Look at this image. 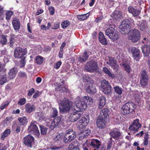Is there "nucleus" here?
<instances>
[{
	"label": "nucleus",
	"mask_w": 150,
	"mask_h": 150,
	"mask_svg": "<svg viewBox=\"0 0 150 150\" xmlns=\"http://www.w3.org/2000/svg\"><path fill=\"white\" fill-rule=\"evenodd\" d=\"M93 102V99L88 96H83L81 100L80 97L78 96L76 98L74 103L79 110L81 111L86 108L87 105H91Z\"/></svg>",
	"instance_id": "f257e3e1"
},
{
	"label": "nucleus",
	"mask_w": 150,
	"mask_h": 150,
	"mask_svg": "<svg viewBox=\"0 0 150 150\" xmlns=\"http://www.w3.org/2000/svg\"><path fill=\"white\" fill-rule=\"evenodd\" d=\"M59 112L63 113H66L70 110L72 102L68 99L64 98L59 101Z\"/></svg>",
	"instance_id": "f03ea898"
},
{
	"label": "nucleus",
	"mask_w": 150,
	"mask_h": 150,
	"mask_svg": "<svg viewBox=\"0 0 150 150\" xmlns=\"http://www.w3.org/2000/svg\"><path fill=\"white\" fill-rule=\"evenodd\" d=\"M136 105L132 102H129L124 104L121 109V112L124 115L132 112L136 108Z\"/></svg>",
	"instance_id": "7ed1b4c3"
},
{
	"label": "nucleus",
	"mask_w": 150,
	"mask_h": 150,
	"mask_svg": "<svg viewBox=\"0 0 150 150\" xmlns=\"http://www.w3.org/2000/svg\"><path fill=\"white\" fill-rule=\"evenodd\" d=\"M128 39L133 42H136L139 40L141 35L139 31L136 29L129 31L128 32Z\"/></svg>",
	"instance_id": "20e7f679"
},
{
	"label": "nucleus",
	"mask_w": 150,
	"mask_h": 150,
	"mask_svg": "<svg viewBox=\"0 0 150 150\" xmlns=\"http://www.w3.org/2000/svg\"><path fill=\"white\" fill-rule=\"evenodd\" d=\"M130 21L128 19L123 21L119 27L121 33L123 34H127L130 28Z\"/></svg>",
	"instance_id": "39448f33"
},
{
	"label": "nucleus",
	"mask_w": 150,
	"mask_h": 150,
	"mask_svg": "<svg viewBox=\"0 0 150 150\" xmlns=\"http://www.w3.org/2000/svg\"><path fill=\"white\" fill-rule=\"evenodd\" d=\"M105 34L109 38L114 41L117 40L119 38V35L115 29L112 27L107 28L105 30Z\"/></svg>",
	"instance_id": "423d86ee"
},
{
	"label": "nucleus",
	"mask_w": 150,
	"mask_h": 150,
	"mask_svg": "<svg viewBox=\"0 0 150 150\" xmlns=\"http://www.w3.org/2000/svg\"><path fill=\"white\" fill-rule=\"evenodd\" d=\"M98 68L97 62L92 60L86 63L85 69L87 71L93 72L97 71Z\"/></svg>",
	"instance_id": "0eeeda50"
},
{
	"label": "nucleus",
	"mask_w": 150,
	"mask_h": 150,
	"mask_svg": "<svg viewBox=\"0 0 150 150\" xmlns=\"http://www.w3.org/2000/svg\"><path fill=\"white\" fill-rule=\"evenodd\" d=\"M76 132L72 129H69L64 136V140L65 142H69L74 139L76 137Z\"/></svg>",
	"instance_id": "6e6552de"
},
{
	"label": "nucleus",
	"mask_w": 150,
	"mask_h": 150,
	"mask_svg": "<svg viewBox=\"0 0 150 150\" xmlns=\"http://www.w3.org/2000/svg\"><path fill=\"white\" fill-rule=\"evenodd\" d=\"M139 120L136 119L134 120L132 124L129 128L130 133L134 134L137 132L139 129L141 127L142 125L139 122Z\"/></svg>",
	"instance_id": "1a4fd4ad"
},
{
	"label": "nucleus",
	"mask_w": 150,
	"mask_h": 150,
	"mask_svg": "<svg viewBox=\"0 0 150 150\" xmlns=\"http://www.w3.org/2000/svg\"><path fill=\"white\" fill-rule=\"evenodd\" d=\"M101 90L105 94L110 93L111 91V86L108 81L105 80L101 81Z\"/></svg>",
	"instance_id": "9d476101"
},
{
	"label": "nucleus",
	"mask_w": 150,
	"mask_h": 150,
	"mask_svg": "<svg viewBox=\"0 0 150 150\" xmlns=\"http://www.w3.org/2000/svg\"><path fill=\"white\" fill-rule=\"evenodd\" d=\"M37 123L35 121H32L30 125L28 127V131L36 136H38L40 134V132L37 126Z\"/></svg>",
	"instance_id": "9b49d317"
},
{
	"label": "nucleus",
	"mask_w": 150,
	"mask_h": 150,
	"mask_svg": "<svg viewBox=\"0 0 150 150\" xmlns=\"http://www.w3.org/2000/svg\"><path fill=\"white\" fill-rule=\"evenodd\" d=\"M26 49H22L21 48H17L14 51V56L15 57L22 58L27 54Z\"/></svg>",
	"instance_id": "f8f14e48"
},
{
	"label": "nucleus",
	"mask_w": 150,
	"mask_h": 150,
	"mask_svg": "<svg viewBox=\"0 0 150 150\" xmlns=\"http://www.w3.org/2000/svg\"><path fill=\"white\" fill-rule=\"evenodd\" d=\"M129 51L134 57V61H138L140 57V50L138 49L131 47L129 49Z\"/></svg>",
	"instance_id": "ddd939ff"
},
{
	"label": "nucleus",
	"mask_w": 150,
	"mask_h": 150,
	"mask_svg": "<svg viewBox=\"0 0 150 150\" xmlns=\"http://www.w3.org/2000/svg\"><path fill=\"white\" fill-rule=\"evenodd\" d=\"M110 134L111 138H113L115 140H118L121 135V133L117 128H114L111 130Z\"/></svg>",
	"instance_id": "4468645a"
},
{
	"label": "nucleus",
	"mask_w": 150,
	"mask_h": 150,
	"mask_svg": "<svg viewBox=\"0 0 150 150\" xmlns=\"http://www.w3.org/2000/svg\"><path fill=\"white\" fill-rule=\"evenodd\" d=\"M34 139L32 136L30 135H28L24 138V143L28 146L31 148L32 144L34 142Z\"/></svg>",
	"instance_id": "2eb2a0df"
},
{
	"label": "nucleus",
	"mask_w": 150,
	"mask_h": 150,
	"mask_svg": "<svg viewBox=\"0 0 150 150\" xmlns=\"http://www.w3.org/2000/svg\"><path fill=\"white\" fill-rule=\"evenodd\" d=\"M108 60H106V63L109 65L113 69H116L117 67V62L115 59L112 57H108Z\"/></svg>",
	"instance_id": "dca6fc26"
},
{
	"label": "nucleus",
	"mask_w": 150,
	"mask_h": 150,
	"mask_svg": "<svg viewBox=\"0 0 150 150\" xmlns=\"http://www.w3.org/2000/svg\"><path fill=\"white\" fill-rule=\"evenodd\" d=\"M76 110V112L70 114L68 117L69 120L71 122L76 121L81 116V114L79 113V112L78 111H80L79 110V109Z\"/></svg>",
	"instance_id": "f3484780"
},
{
	"label": "nucleus",
	"mask_w": 150,
	"mask_h": 150,
	"mask_svg": "<svg viewBox=\"0 0 150 150\" xmlns=\"http://www.w3.org/2000/svg\"><path fill=\"white\" fill-rule=\"evenodd\" d=\"M61 120L60 118L58 117L55 118L51 123H47V125L50 127L52 129H54L55 127L58 125Z\"/></svg>",
	"instance_id": "a211bd4d"
},
{
	"label": "nucleus",
	"mask_w": 150,
	"mask_h": 150,
	"mask_svg": "<svg viewBox=\"0 0 150 150\" xmlns=\"http://www.w3.org/2000/svg\"><path fill=\"white\" fill-rule=\"evenodd\" d=\"M89 122V120L86 118V117H83L81 120L79 121L78 123V125L80 129H83L86 126Z\"/></svg>",
	"instance_id": "6ab92c4d"
},
{
	"label": "nucleus",
	"mask_w": 150,
	"mask_h": 150,
	"mask_svg": "<svg viewBox=\"0 0 150 150\" xmlns=\"http://www.w3.org/2000/svg\"><path fill=\"white\" fill-rule=\"evenodd\" d=\"M129 12L131 13L134 17L137 16L140 13V11L136 8L135 7H133L132 6H129L127 8Z\"/></svg>",
	"instance_id": "aec40b11"
},
{
	"label": "nucleus",
	"mask_w": 150,
	"mask_h": 150,
	"mask_svg": "<svg viewBox=\"0 0 150 150\" xmlns=\"http://www.w3.org/2000/svg\"><path fill=\"white\" fill-rule=\"evenodd\" d=\"M91 52L85 51L82 56H80L78 61L81 63L85 62L89 57V55L91 54Z\"/></svg>",
	"instance_id": "412c9836"
},
{
	"label": "nucleus",
	"mask_w": 150,
	"mask_h": 150,
	"mask_svg": "<svg viewBox=\"0 0 150 150\" xmlns=\"http://www.w3.org/2000/svg\"><path fill=\"white\" fill-rule=\"evenodd\" d=\"M93 150H98L101 145L100 142L97 139H93L90 142Z\"/></svg>",
	"instance_id": "4be33fe9"
},
{
	"label": "nucleus",
	"mask_w": 150,
	"mask_h": 150,
	"mask_svg": "<svg viewBox=\"0 0 150 150\" xmlns=\"http://www.w3.org/2000/svg\"><path fill=\"white\" fill-rule=\"evenodd\" d=\"M5 69L2 68L0 73V85H2L7 81V76L5 73Z\"/></svg>",
	"instance_id": "5701e85b"
},
{
	"label": "nucleus",
	"mask_w": 150,
	"mask_h": 150,
	"mask_svg": "<svg viewBox=\"0 0 150 150\" xmlns=\"http://www.w3.org/2000/svg\"><path fill=\"white\" fill-rule=\"evenodd\" d=\"M109 111L107 108H103L100 112V115L98 117L105 119L108 116L109 114Z\"/></svg>",
	"instance_id": "b1692460"
},
{
	"label": "nucleus",
	"mask_w": 150,
	"mask_h": 150,
	"mask_svg": "<svg viewBox=\"0 0 150 150\" xmlns=\"http://www.w3.org/2000/svg\"><path fill=\"white\" fill-rule=\"evenodd\" d=\"M86 91L89 94H93L96 92V87L92 83H90L86 88Z\"/></svg>",
	"instance_id": "393cba45"
},
{
	"label": "nucleus",
	"mask_w": 150,
	"mask_h": 150,
	"mask_svg": "<svg viewBox=\"0 0 150 150\" xmlns=\"http://www.w3.org/2000/svg\"><path fill=\"white\" fill-rule=\"evenodd\" d=\"M96 124L98 127L103 128L106 125L107 122L105 121V119L98 117Z\"/></svg>",
	"instance_id": "a878e982"
},
{
	"label": "nucleus",
	"mask_w": 150,
	"mask_h": 150,
	"mask_svg": "<svg viewBox=\"0 0 150 150\" xmlns=\"http://www.w3.org/2000/svg\"><path fill=\"white\" fill-rule=\"evenodd\" d=\"M25 111L28 113H30L35 110V106L33 105H31L30 103H27L25 105Z\"/></svg>",
	"instance_id": "bb28decb"
},
{
	"label": "nucleus",
	"mask_w": 150,
	"mask_h": 150,
	"mask_svg": "<svg viewBox=\"0 0 150 150\" xmlns=\"http://www.w3.org/2000/svg\"><path fill=\"white\" fill-rule=\"evenodd\" d=\"M143 53L145 57H147L150 53V46L149 45H144L142 48Z\"/></svg>",
	"instance_id": "cd10ccee"
},
{
	"label": "nucleus",
	"mask_w": 150,
	"mask_h": 150,
	"mask_svg": "<svg viewBox=\"0 0 150 150\" xmlns=\"http://www.w3.org/2000/svg\"><path fill=\"white\" fill-rule=\"evenodd\" d=\"M98 40L103 45H106L107 44V40L103 33L100 32L99 33Z\"/></svg>",
	"instance_id": "c85d7f7f"
},
{
	"label": "nucleus",
	"mask_w": 150,
	"mask_h": 150,
	"mask_svg": "<svg viewBox=\"0 0 150 150\" xmlns=\"http://www.w3.org/2000/svg\"><path fill=\"white\" fill-rule=\"evenodd\" d=\"M111 16L113 19L117 20L122 17V12L120 11H115L111 14Z\"/></svg>",
	"instance_id": "c756f323"
},
{
	"label": "nucleus",
	"mask_w": 150,
	"mask_h": 150,
	"mask_svg": "<svg viewBox=\"0 0 150 150\" xmlns=\"http://www.w3.org/2000/svg\"><path fill=\"white\" fill-rule=\"evenodd\" d=\"M137 25L139 28L141 30L144 29L147 27V25L146 21L145 20L142 21L141 22L137 21Z\"/></svg>",
	"instance_id": "7c9ffc66"
},
{
	"label": "nucleus",
	"mask_w": 150,
	"mask_h": 150,
	"mask_svg": "<svg viewBox=\"0 0 150 150\" xmlns=\"http://www.w3.org/2000/svg\"><path fill=\"white\" fill-rule=\"evenodd\" d=\"M12 24L15 30H18L20 28L21 24L18 19H15L12 21Z\"/></svg>",
	"instance_id": "2f4dec72"
},
{
	"label": "nucleus",
	"mask_w": 150,
	"mask_h": 150,
	"mask_svg": "<svg viewBox=\"0 0 150 150\" xmlns=\"http://www.w3.org/2000/svg\"><path fill=\"white\" fill-rule=\"evenodd\" d=\"M92 147L90 142L87 141L83 145L82 148L83 150H93Z\"/></svg>",
	"instance_id": "473e14b6"
},
{
	"label": "nucleus",
	"mask_w": 150,
	"mask_h": 150,
	"mask_svg": "<svg viewBox=\"0 0 150 150\" xmlns=\"http://www.w3.org/2000/svg\"><path fill=\"white\" fill-rule=\"evenodd\" d=\"M99 103L98 105V108L99 109L102 108L105 105V98L103 96H101L99 99Z\"/></svg>",
	"instance_id": "72a5a7b5"
},
{
	"label": "nucleus",
	"mask_w": 150,
	"mask_h": 150,
	"mask_svg": "<svg viewBox=\"0 0 150 150\" xmlns=\"http://www.w3.org/2000/svg\"><path fill=\"white\" fill-rule=\"evenodd\" d=\"M103 72L108 76L112 78H113L115 77L114 74L112 73L109 69L106 67H104L103 68Z\"/></svg>",
	"instance_id": "f704fd0d"
},
{
	"label": "nucleus",
	"mask_w": 150,
	"mask_h": 150,
	"mask_svg": "<svg viewBox=\"0 0 150 150\" xmlns=\"http://www.w3.org/2000/svg\"><path fill=\"white\" fill-rule=\"evenodd\" d=\"M16 71V69L15 68H12L11 69L8 73L9 77L11 79H13L15 76Z\"/></svg>",
	"instance_id": "c9c22d12"
},
{
	"label": "nucleus",
	"mask_w": 150,
	"mask_h": 150,
	"mask_svg": "<svg viewBox=\"0 0 150 150\" xmlns=\"http://www.w3.org/2000/svg\"><path fill=\"white\" fill-rule=\"evenodd\" d=\"M7 36L4 35L0 36V44L2 45H5L7 43Z\"/></svg>",
	"instance_id": "e433bc0d"
},
{
	"label": "nucleus",
	"mask_w": 150,
	"mask_h": 150,
	"mask_svg": "<svg viewBox=\"0 0 150 150\" xmlns=\"http://www.w3.org/2000/svg\"><path fill=\"white\" fill-rule=\"evenodd\" d=\"M18 120L20 124L21 125H25L28 122L27 117L25 116H24L22 117H18Z\"/></svg>",
	"instance_id": "4c0bfd02"
},
{
	"label": "nucleus",
	"mask_w": 150,
	"mask_h": 150,
	"mask_svg": "<svg viewBox=\"0 0 150 150\" xmlns=\"http://www.w3.org/2000/svg\"><path fill=\"white\" fill-rule=\"evenodd\" d=\"M11 133V130L9 129H6L3 132V134L1 135V139H4V138L8 136Z\"/></svg>",
	"instance_id": "58836bf2"
},
{
	"label": "nucleus",
	"mask_w": 150,
	"mask_h": 150,
	"mask_svg": "<svg viewBox=\"0 0 150 150\" xmlns=\"http://www.w3.org/2000/svg\"><path fill=\"white\" fill-rule=\"evenodd\" d=\"M64 134L63 133H61L58 134L57 135L55 136V137L54 139V141L55 142L61 141L62 138L64 136Z\"/></svg>",
	"instance_id": "ea45409f"
},
{
	"label": "nucleus",
	"mask_w": 150,
	"mask_h": 150,
	"mask_svg": "<svg viewBox=\"0 0 150 150\" xmlns=\"http://www.w3.org/2000/svg\"><path fill=\"white\" fill-rule=\"evenodd\" d=\"M78 145V143L77 141H75L72 142L69 146V147L71 149H74L78 148L77 146Z\"/></svg>",
	"instance_id": "a19ab883"
},
{
	"label": "nucleus",
	"mask_w": 150,
	"mask_h": 150,
	"mask_svg": "<svg viewBox=\"0 0 150 150\" xmlns=\"http://www.w3.org/2000/svg\"><path fill=\"white\" fill-rule=\"evenodd\" d=\"M43 58L40 56H37L35 58L36 62L37 64H41L43 62Z\"/></svg>",
	"instance_id": "79ce46f5"
},
{
	"label": "nucleus",
	"mask_w": 150,
	"mask_h": 150,
	"mask_svg": "<svg viewBox=\"0 0 150 150\" xmlns=\"http://www.w3.org/2000/svg\"><path fill=\"white\" fill-rule=\"evenodd\" d=\"M122 66L128 74L132 71V69L130 66L129 64L126 63H124L123 64Z\"/></svg>",
	"instance_id": "37998d69"
},
{
	"label": "nucleus",
	"mask_w": 150,
	"mask_h": 150,
	"mask_svg": "<svg viewBox=\"0 0 150 150\" xmlns=\"http://www.w3.org/2000/svg\"><path fill=\"white\" fill-rule=\"evenodd\" d=\"M114 89L115 92L119 95H121L122 93L123 89L118 86L114 87Z\"/></svg>",
	"instance_id": "c03bdc74"
},
{
	"label": "nucleus",
	"mask_w": 150,
	"mask_h": 150,
	"mask_svg": "<svg viewBox=\"0 0 150 150\" xmlns=\"http://www.w3.org/2000/svg\"><path fill=\"white\" fill-rule=\"evenodd\" d=\"M87 14H82L81 15H78L77 16V18L80 20L83 21L84 20L88 17V15L87 16Z\"/></svg>",
	"instance_id": "a18cd8bd"
},
{
	"label": "nucleus",
	"mask_w": 150,
	"mask_h": 150,
	"mask_svg": "<svg viewBox=\"0 0 150 150\" xmlns=\"http://www.w3.org/2000/svg\"><path fill=\"white\" fill-rule=\"evenodd\" d=\"M14 36L11 35L9 41V42L10 47H11L13 45L16 41V40L14 38Z\"/></svg>",
	"instance_id": "49530a36"
},
{
	"label": "nucleus",
	"mask_w": 150,
	"mask_h": 150,
	"mask_svg": "<svg viewBox=\"0 0 150 150\" xmlns=\"http://www.w3.org/2000/svg\"><path fill=\"white\" fill-rule=\"evenodd\" d=\"M70 24V23L69 21H65L62 23L61 24L62 27L63 29L65 28L68 27Z\"/></svg>",
	"instance_id": "de8ad7c7"
},
{
	"label": "nucleus",
	"mask_w": 150,
	"mask_h": 150,
	"mask_svg": "<svg viewBox=\"0 0 150 150\" xmlns=\"http://www.w3.org/2000/svg\"><path fill=\"white\" fill-rule=\"evenodd\" d=\"M148 79H144L141 78L140 80V84L143 86H146L147 84Z\"/></svg>",
	"instance_id": "09e8293b"
},
{
	"label": "nucleus",
	"mask_w": 150,
	"mask_h": 150,
	"mask_svg": "<svg viewBox=\"0 0 150 150\" xmlns=\"http://www.w3.org/2000/svg\"><path fill=\"white\" fill-rule=\"evenodd\" d=\"M9 103L8 101H6L3 102L1 105L0 106V109L2 110L4 109L7 106H8Z\"/></svg>",
	"instance_id": "8fccbe9b"
},
{
	"label": "nucleus",
	"mask_w": 150,
	"mask_h": 150,
	"mask_svg": "<svg viewBox=\"0 0 150 150\" xmlns=\"http://www.w3.org/2000/svg\"><path fill=\"white\" fill-rule=\"evenodd\" d=\"M26 100L25 98H21L20 99L18 103V105H24L25 103Z\"/></svg>",
	"instance_id": "3c124183"
},
{
	"label": "nucleus",
	"mask_w": 150,
	"mask_h": 150,
	"mask_svg": "<svg viewBox=\"0 0 150 150\" xmlns=\"http://www.w3.org/2000/svg\"><path fill=\"white\" fill-rule=\"evenodd\" d=\"M41 133L42 134H45L46 133L47 129L43 126H40Z\"/></svg>",
	"instance_id": "603ef678"
},
{
	"label": "nucleus",
	"mask_w": 150,
	"mask_h": 150,
	"mask_svg": "<svg viewBox=\"0 0 150 150\" xmlns=\"http://www.w3.org/2000/svg\"><path fill=\"white\" fill-rule=\"evenodd\" d=\"M149 138L148 134H146L144 136L143 142V144L144 145L146 146L148 145Z\"/></svg>",
	"instance_id": "864d4df0"
},
{
	"label": "nucleus",
	"mask_w": 150,
	"mask_h": 150,
	"mask_svg": "<svg viewBox=\"0 0 150 150\" xmlns=\"http://www.w3.org/2000/svg\"><path fill=\"white\" fill-rule=\"evenodd\" d=\"M86 132H85L84 130H83L82 131H81L79 133V138L80 139H83L86 137L87 135H86Z\"/></svg>",
	"instance_id": "5fc2aeb1"
},
{
	"label": "nucleus",
	"mask_w": 150,
	"mask_h": 150,
	"mask_svg": "<svg viewBox=\"0 0 150 150\" xmlns=\"http://www.w3.org/2000/svg\"><path fill=\"white\" fill-rule=\"evenodd\" d=\"M141 78L144 79H148V76L147 74V73L144 70L142 71L141 72Z\"/></svg>",
	"instance_id": "6e6d98bb"
},
{
	"label": "nucleus",
	"mask_w": 150,
	"mask_h": 150,
	"mask_svg": "<svg viewBox=\"0 0 150 150\" xmlns=\"http://www.w3.org/2000/svg\"><path fill=\"white\" fill-rule=\"evenodd\" d=\"M25 57H23L20 61V67H24L25 64L26 60H25Z\"/></svg>",
	"instance_id": "4d7b16f0"
},
{
	"label": "nucleus",
	"mask_w": 150,
	"mask_h": 150,
	"mask_svg": "<svg viewBox=\"0 0 150 150\" xmlns=\"http://www.w3.org/2000/svg\"><path fill=\"white\" fill-rule=\"evenodd\" d=\"M13 13L11 11H9L7 12L6 14V18L7 20L10 19L11 16L13 15Z\"/></svg>",
	"instance_id": "13d9d810"
},
{
	"label": "nucleus",
	"mask_w": 150,
	"mask_h": 150,
	"mask_svg": "<svg viewBox=\"0 0 150 150\" xmlns=\"http://www.w3.org/2000/svg\"><path fill=\"white\" fill-rule=\"evenodd\" d=\"M59 27V23L58 22H55L53 25V26L52 27V29L55 30L58 29Z\"/></svg>",
	"instance_id": "bf43d9fd"
},
{
	"label": "nucleus",
	"mask_w": 150,
	"mask_h": 150,
	"mask_svg": "<svg viewBox=\"0 0 150 150\" xmlns=\"http://www.w3.org/2000/svg\"><path fill=\"white\" fill-rule=\"evenodd\" d=\"M8 147L7 145H4L0 143V150H6Z\"/></svg>",
	"instance_id": "052dcab7"
},
{
	"label": "nucleus",
	"mask_w": 150,
	"mask_h": 150,
	"mask_svg": "<svg viewBox=\"0 0 150 150\" xmlns=\"http://www.w3.org/2000/svg\"><path fill=\"white\" fill-rule=\"evenodd\" d=\"M142 42L145 45H149L150 42L147 38H144L142 40Z\"/></svg>",
	"instance_id": "680f3d73"
},
{
	"label": "nucleus",
	"mask_w": 150,
	"mask_h": 150,
	"mask_svg": "<svg viewBox=\"0 0 150 150\" xmlns=\"http://www.w3.org/2000/svg\"><path fill=\"white\" fill-rule=\"evenodd\" d=\"M35 90L34 88H32L28 91V96H31L35 92Z\"/></svg>",
	"instance_id": "e2e57ef3"
},
{
	"label": "nucleus",
	"mask_w": 150,
	"mask_h": 150,
	"mask_svg": "<svg viewBox=\"0 0 150 150\" xmlns=\"http://www.w3.org/2000/svg\"><path fill=\"white\" fill-rule=\"evenodd\" d=\"M62 62L61 61H58L54 65V67L56 69H58L62 64Z\"/></svg>",
	"instance_id": "0e129e2a"
},
{
	"label": "nucleus",
	"mask_w": 150,
	"mask_h": 150,
	"mask_svg": "<svg viewBox=\"0 0 150 150\" xmlns=\"http://www.w3.org/2000/svg\"><path fill=\"white\" fill-rule=\"evenodd\" d=\"M52 110L53 111L52 112V117H54L58 115V111L55 108H53Z\"/></svg>",
	"instance_id": "69168bd1"
},
{
	"label": "nucleus",
	"mask_w": 150,
	"mask_h": 150,
	"mask_svg": "<svg viewBox=\"0 0 150 150\" xmlns=\"http://www.w3.org/2000/svg\"><path fill=\"white\" fill-rule=\"evenodd\" d=\"M49 9L50 14L51 15L54 14V9L52 6H50L49 8Z\"/></svg>",
	"instance_id": "338daca9"
},
{
	"label": "nucleus",
	"mask_w": 150,
	"mask_h": 150,
	"mask_svg": "<svg viewBox=\"0 0 150 150\" xmlns=\"http://www.w3.org/2000/svg\"><path fill=\"white\" fill-rule=\"evenodd\" d=\"M18 75L19 76L21 77H25L27 76L25 73L21 71L18 73Z\"/></svg>",
	"instance_id": "774afa93"
}]
</instances>
